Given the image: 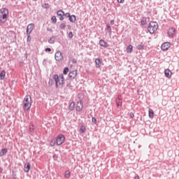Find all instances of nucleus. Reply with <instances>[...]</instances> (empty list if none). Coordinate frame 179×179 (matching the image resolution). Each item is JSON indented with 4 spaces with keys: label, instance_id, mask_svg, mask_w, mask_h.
I'll return each instance as SVG.
<instances>
[{
    "label": "nucleus",
    "instance_id": "3c124183",
    "mask_svg": "<svg viewBox=\"0 0 179 179\" xmlns=\"http://www.w3.org/2000/svg\"><path fill=\"white\" fill-rule=\"evenodd\" d=\"M108 33L109 36H111L113 31L112 30L108 31Z\"/></svg>",
    "mask_w": 179,
    "mask_h": 179
},
{
    "label": "nucleus",
    "instance_id": "603ef678",
    "mask_svg": "<svg viewBox=\"0 0 179 179\" xmlns=\"http://www.w3.org/2000/svg\"><path fill=\"white\" fill-rule=\"evenodd\" d=\"M2 171H3V169H2L1 167H0V174H2Z\"/></svg>",
    "mask_w": 179,
    "mask_h": 179
},
{
    "label": "nucleus",
    "instance_id": "20e7f679",
    "mask_svg": "<svg viewBox=\"0 0 179 179\" xmlns=\"http://www.w3.org/2000/svg\"><path fill=\"white\" fill-rule=\"evenodd\" d=\"M55 59L59 62L61 61H64V55H62V52H61V51L59 50H57L55 55Z\"/></svg>",
    "mask_w": 179,
    "mask_h": 179
},
{
    "label": "nucleus",
    "instance_id": "79ce46f5",
    "mask_svg": "<svg viewBox=\"0 0 179 179\" xmlns=\"http://www.w3.org/2000/svg\"><path fill=\"white\" fill-rule=\"evenodd\" d=\"M64 16H66V17H70V16H71V13H64Z\"/></svg>",
    "mask_w": 179,
    "mask_h": 179
},
{
    "label": "nucleus",
    "instance_id": "6e6552de",
    "mask_svg": "<svg viewBox=\"0 0 179 179\" xmlns=\"http://www.w3.org/2000/svg\"><path fill=\"white\" fill-rule=\"evenodd\" d=\"M53 79L55 82V86H56V89H58L59 87V85H58V83H59V76H58V74H55L53 76Z\"/></svg>",
    "mask_w": 179,
    "mask_h": 179
},
{
    "label": "nucleus",
    "instance_id": "4468645a",
    "mask_svg": "<svg viewBox=\"0 0 179 179\" xmlns=\"http://www.w3.org/2000/svg\"><path fill=\"white\" fill-rule=\"evenodd\" d=\"M95 66L96 68H100L101 66V59L100 58L95 59Z\"/></svg>",
    "mask_w": 179,
    "mask_h": 179
},
{
    "label": "nucleus",
    "instance_id": "7ed1b4c3",
    "mask_svg": "<svg viewBox=\"0 0 179 179\" xmlns=\"http://www.w3.org/2000/svg\"><path fill=\"white\" fill-rule=\"evenodd\" d=\"M55 139L56 145H57V146H59L60 145H62L64 142H65V136H64L63 134H59Z\"/></svg>",
    "mask_w": 179,
    "mask_h": 179
},
{
    "label": "nucleus",
    "instance_id": "ea45409f",
    "mask_svg": "<svg viewBox=\"0 0 179 179\" xmlns=\"http://www.w3.org/2000/svg\"><path fill=\"white\" fill-rule=\"evenodd\" d=\"M92 122L94 123L95 124H97V119H96V117H92Z\"/></svg>",
    "mask_w": 179,
    "mask_h": 179
},
{
    "label": "nucleus",
    "instance_id": "b1692460",
    "mask_svg": "<svg viewBox=\"0 0 179 179\" xmlns=\"http://www.w3.org/2000/svg\"><path fill=\"white\" fill-rule=\"evenodd\" d=\"M55 43V36H52L48 40V43L49 44H54Z\"/></svg>",
    "mask_w": 179,
    "mask_h": 179
},
{
    "label": "nucleus",
    "instance_id": "de8ad7c7",
    "mask_svg": "<svg viewBox=\"0 0 179 179\" xmlns=\"http://www.w3.org/2000/svg\"><path fill=\"white\" fill-rule=\"evenodd\" d=\"M47 31H51L52 32V29L50 28V27H48L47 28Z\"/></svg>",
    "mask_w": 179,
    "mask_h": 179
},
{
    "label": "nucleus",
    "instance_id": "9d476101",
    "mask_svg": "<svg viewBox=\"0 0 179 179\" xmlns=\"http://www.w3.org/2000/svg\"><path fill=\"white\" fill-rule=\"evenodd\" d=\"M176 31V29L174 28H170L168 30V35L170 38H173L174 37V32Z\"/></svg>",
    "mask_w": 179,
    "mask_h": 179
},
{
    "label": "nucleus",
    "instance_id": "a878e982",
    "mask_svg": "<svg viewBox=\"0 0 179 179\" xmlns=\"http://www.w3.org/2000/svg\"><path fill=\"white\" fill-rule=\"evenodd\" d=\"M29 131L31 134H34V124H31L29 128Z\"/></svg>",
    "mask_w": 179,
    "mask_h": 179
},
{
    "label": "nucleus",
    "instance_id": "423d86ee",
    "mask_svg": "<svg viewBox=\"0 0 179 179\" xmlns=\"http://www.w3.org/2000/svg\"><path fill=\"white\" fill-rule=\"evenodd\" d=\"M34 29V24L31 23L27 27V34H31V31Z\"/></svg>",
    "mask_w": 179,
    "mask_h": 179
},
{
    "label": "nucleus",
    "instance_id": "9b49d317",
    "mask_svg": "<svg viewBox=\"0 0 179 179\" xmlns=\"http://www.w3.org/2000/svg\"><path fill=\"white\" fill-rule=\"evenodd\" d=\"M59 84L62 86L65 85V78H64V74H60L59 76Z\"/></svg>",
    "mask_w": 179,
    "mask_h": 179
},
{
    "label": "nucleus",
    "instance_id": "2eb2a0df",
    "mask_svg": "<svg viewBox=\"0 0 179 179\" xmlns=\"http://www.w3.org/2000/svg\"><path fill=\"white\" fill-rule=\"evenodd\" d=\"M31 167V166L29 162L25 164L24 165V169H25V171H24L25 173H29V172L30 171Z\"/></svg>",
    "mask_w": 179,
    "mask_h": 179
},
{
    "label": "nucleus",
    "instance_id": "f03ea898",
    "mask_svg": "<svg viewBox=\"0 0 179 179\" xmlns=\"http://www.w3.org/2000/svg\"><path fill=\"white\" fill-rule=\"evenodd\" d=\"M159 28V24L157 22H152L149 24L148 27V30L150 34H154L155 31H157Z\"/></svg>",
    "mask_w": 179,
    "mask_h": 179
},
{
    "label": "nucleus",
    "instance_id": "39448f33",
    "mask_svg": "<svg viewBox=\"0 0 179 179\" xmlns=\"http://www.w3.org/2000/svg\"><path fill=\"white\" fill-rule=\"evenodd\" d=\"M171 46V43H170V42L164 43L161 46V50L162 51H167V50H169V48Z\"/></svg>",
    "mask_w": 179,
    "mask_h": 179
},
{
    "label": "nucleus",
    "instance_id": "7c9ffc66",
    "mask_svg": "<svg viewBox=\"0 0 179 179\" xmlns=\"http://www.w3.org/2000/svg\"><path fill=\"white\" fill-rule=\"evenodd\" d=\"M66 27V24L65 22H63L59 25V29H61V30H65Z\"/></svg>",
    "mask_w": 179,
    "mask_h": 179
},
{
    "label": "nucleus",
    "instance_id": "bb28decb",
    "mask_svg": "<svg viewBox=\"0 0 179 179\" xmlns=\"http://www.w3.org/2000/svg\"><path fill=\"white\" fill-rule=\"evenodd\" d=\"M64 178H71V171H66L65 174H64Z\"/></svg>",
    "mask_w": 179,
    "mask_h": 179
},
{
    "label": "nucleus",
    "instance_id": "2f4dec72",
    "mask_svg": "<svg viewBox=\"0 0 179 179\" xmlns=\"http://www.w3.org/2000/svg\"><path fill=\"white\" fill-rule=\"evenodd\" d=\"M55 143L57 144V139L56 138H52L50 141V146H55Z\"/></svg>",
    "mask_w": 179,
    "mask_h": 179
},
{
    "label": "nucleus",
    "instance_id": "09e8293b",
    "mask_svg": "<svg viewBox=\"0 0 179 179\" xmlns=\"http://www.w3.org/2000/svg\"><path fill=\"white\" fill-rule=\"evenodd\" d=\"M72 62H73V64H77L78 62L76 61V59H73Z\"/></svg>",
    "mask_w": 179,
    "mask_h": 179
},
{
    "label": "nucleus",
    "instance_id": "f8f14e48",
    "mask_svg": "<svg viewBox=\"0 0 179 179\" xmlns=\"http://www.w3.org/2000/svg\"><path fill=\"white\" fill-rule=\"evenodd\" d=\"M117 108L122 107V99L117 97L115 100Z\"/></svg>",
    "mask_w": 179,
    "mask_h": 179
},
{
    "label": "nucleus",
    "instance_id": "473e14b6",
    "mask_svg": "<svg viewBox=\"0 0 179 179\" xmlns=\"http://www.w3.org/2000/svg\"><path fill=\"white\" fill-rule=\"evenodd\" d=\"M68 72H69V68L65 67L63 70L64 75H67Z\"/></svg>",
    "mask_w": 179,
    "mask_h": 179
},
{
    "label": "nucleus",
    "instance_id": "58836bf2",
    "mask_svg": "<svg viewBox=\"0 0 179 179\" xmlns=\"http://www.w3.org/2000/svg\"><path fill=\"white\" fill-rule=\"evenodd\" d=\"M27 41L28 43H30L31 41V36H30V34H27Z\"/></svg>",
    "mask_w": 179,
    "mask_h": 179
},
{
    "label": "nucleus",
    "instance_id": "c03bdc74",
    "mask_svg": "<svg viewBox=\"0 0 179 179\" xmlns=\"http://www.w3.org/2000/svg\"><path fill=\"white\" fill-rule=\"evenodd\" d=\"M129 116L131 118H134V117H135V115L134 114V113H130Z\"/></svg>",
    "mask_w": 179,
    "mask_h": 179
},
{
    "label": "nucleus",
    "instance_id": "c756f323",
    "mask_svg": "<svg viewBox=\"0 0 179 179\" xmlns=\"http://www.w3.org/2000/svg\"><path fill=\"white\" fill-rule=\"evenodd\" d=\"M141 23L142 26H145L146 24V17H143L141 20Z\"/></svg>",
    "mask_w": 179,
    "mask_h": 179
},
{
    "label": "nucleus",
    "instance_id": "8fccbe9b",
    "mask_svg": "<svg viewBox=\"0 0 179 179\" xmlns=\"http://www.w3.org/2000/svg\"><path fill=\"white\" fill-rule=\"evenodd\" d=\"M115 22V21L114 20H110V24H114Z\"/></svg>",
    "mask_w": 179,
    "mask_h": 179
},
{
    "label": "nucleus",
    "instance_id": "5fc2aeb1",
    "mask_svg": "<svg viewBox=\"0 0 179 179\" xmlns=\"http://www.w3.org/2000/svg\"><path fill=\"white\" fill-rule=\"evenodd\" d=\"M59 20H64V16H60L59 17Z\"/></svg>",
    "mask_w": 179,
    "mask_h": 179
},
{
    "label": "nucleus",
    "instance_id": "4d7b16f0",
    "mask_svg": "<svg viewBox=\"0 0 179 179\" xmlns=\"http://www.w3.org/2000/svg\"><path fill=\"white\" fill-rule=\"evenodd\" d=\"M23 64H24L23 62H20V66H23Z\"/></svg>",
    "mask_w": 179,
    "mask_h": 179
},
{
    "label": "nucleus",
    "instance_id": "6e6d98bb",
    "mask_svg": "<svg viewBox=\"0 0 179 179\" xmlns=\"http://www.w3.org/2000/svg\"><path fill=\"white\" fill-rule=\"evenodd\" d=\"M134 179H140L139 176L137 175L136 176L134 177Z\"/></svg>",
    "mask_w": 179,
    "mask_h": 179
},
{
    "label": "nucleus",
    "instance_id": "864d4df0",
    "mask_svg": "<svg viewBox=\"0 0 179 179\" xmlns=\"http://www.w3.org/2000/svg\"><path fill=\"white\" fill-rule=\"evenodd\" d=\"M67 29H69V30H71V29H72V27H71V25H67Z\"/></svg>",
    "mask_w": 179,
    "mask_h": 179
},
{
    "label": "nucleus",
    "instance_id": "aec40b11",
    "mask_svg": "<svg viewBox=\"0 0 179 179\" xmlns=\"http://www.w3.org/2000/svg\"><path fill=\"white\" fill-rule=\"evenodd\" d=\"M6 153H8V149L2 148L0 151V157H2V156H5Z\"/></svg>",
    "mask_w": 179,
    "mask_h": 179
},
{
    "label": "nucleus",
    "instance_id": "f257e3e1",
    "mask_svg": "<svg viewBox=\"0 0 179 179\" xmlns=\"http://www.w3.org/2000/svg\"><path fill=\"white\" fill-rule=\"evenodd\" d=\"M9 15V10L5 8L0 9V22L1 23H5L8 20V16Z\"/></svg>",
    "mask_w": 179,
    "mask_h": 179
},
{
    "label": "nucleus",
    "instance_id": "72a5a7b5",
    "mask_svg": "<svg viewBox=\"0 0 179 179\" xmlns=\"http://www.w3.org/2000/svg\"><path fill=\"white\" fill-rule=\"evenodd\" d=\"M105 30L106 31H110L112 30L111 29V26L110 25V24H106V27Z\"/></svg>",
    "mask_w": 179,
    "mask_h": 179
},
{
    "label": "nucleus",
    "instance_id": "f704fd0d",
    "mask_svg": "<svg viewBox=\"0 0 179 179\" xmlns=\"http://www.w3.org/2000/svg\"><path fill=\"white\" fill-rule=\"evenodd\" d=\"M137 50H143L145 46L143 45H138L136 47Z\"/></svg>",
    "mask_w": 179,
    "mask_h": 179
},
{
    "label": "nucleus",
    "instance_id": "ddd939ff",
    "mask_svg": "<svg viewBox=\"0 0 179 179\" xmlns=\"http://www.w3.org/2000/svg\"><path fill=\"white\" fill-rule=\"evenodd\" d=\"M31 107V103H24L23 108L25 111H29Z\"/></svg>",
    "mask_w": 179,
    "mask_h": 179
},
{
    "label": "nucleus",
    "instance_id": "49530a36",
    "mask_svg": "<svg viewBox=\"0 0 179 179\" xmlns=\"http://www.w3.org/2000/svg\"><path fill=\"white\" fill-rule=\"evenodd\" d=\"M124 0H117L118 3H124Z\"/></svg>",
    "mask_w": 179,
    "mask_h": 179
},
{
    "label": "nucleus",
    "instance_id": "4c0bfd02",
    "mask_svg": "<svg viewBox=\"0 0 179 179\" xmlns=\"http://www.w3.org/2000/svg\"><path fill=\"white\" fill-rule=\"evenodd\" d=\"M51 20H52V23H57V17L52 16L51 17Z\"/></svg>",
    "mask_w": 179,
    "mask_h": 179
},
{
    "label": "nucleus",
    "instance_id": "052dcab7",
    "mask_svg": "<svg viewBox=\"0 0 179 179\" xmlns=\"http://www.w3.org/2000/svg\"><path fill=\"white\" fill-rule=\"evenodd\" d=\"M0 129H1V123H0Z\"/></svg>",
    "mask_w": 179,
    "mask_h": 179
},
{
    "label": "nucleus",
    "instance_id": "393cba45",
    "mask_svg": "<svg viewBox=\"0 0 179 179\" xmlns=\"http://www.w3.org/2000/svg\"><path fill=\"white\" fill-rule=\"evenodd\" d=\"M57 16H64L65 15V12H64L62 10H59L57 11Z\"/></svg>",
    "mask_w": 179,
    "mask_h": 179
},
{
    "label": "nucleus",
    "instance_id": "f3484780",
    "mask_svg": "<svg viewBox=\"0 0 179 179\" xmlns=\"http://www.w3.org/2000/svg\"><path fill=\"white\" fill-rule=\"evenodd\" d=\"M99 45H101V47H103V48H107V42L103 39H101L99 41Z\"/></svg>",
    "mask_w": 179,
    "mask_h": 179
},
{
    "label": "nucleus",
    "instance_id": "a211bd4d",
    "mask_svg": "<svg viewBox=\"0 0 179 179\" xmlns=\"http://www.w3.org/2000/svg\"><path fill=\"white\" fill-rule=\"evenodd\" d=\"M69 20H70L71 23H75V22H76V15H70V17H69Z\"/></svg>",
    "mask_w": 179,
    "mask_h": 179
},
{
    "label": "nucleus",
    "instance_id": "dca6fc26",
    "mask_svg": "<svg viewBox=\"0 0 179 179\" xmlns=\"http://www.w3.org/2000/svg\"><path fill=\"white\" fill-rule=\"evenodd\" d=\"M171 71H170V69H166L164 71V75L166 76V78H171Z\"/></svg>",
    "mask_w": 179,
    "mask_h": 179
},
{
    "label": "nucleus",
    "instance_id": "a18cd8bd",
    "mask_svg": "<svg viewBox=\"0 0 179 179\" xmlns=\"http://www.w3.org/2000/svg\"><path fill=\"white\" fill-rule=\"evenodd\" d=\"M66 87H69V89H71V87H72V85H71V83H69L66 85Z\"/></svg>",
    "mask_w": 179,
    "mask_h": 179
},
{
    "label": "nucleus",
    "instance_id": "a19ab883",
    "mask_svg": "<svg viewBox=\"0 0 179 179\" xmlns=\"http://www.w3.org/2000/svg\"><path fill=\"white\" fill-rule=\"evenodd\" d=\"M69 38H72L73 37V33L72 31H70L68 35Z\"/></svg>",
    "mask_w": 179,
    "mask_h": 179
},
{
    "label": "nucleus",
    "instance_id": "c85d7f7f",
    "mask_svg": "<svg viewBox=\"0 0 179 179\" xmlns=\"http://www.w3.org/2000/svg\"><path fill=\"white\" fill-rule=\"evenodd\" d=\"M133 48L134 47L132 46V45H129L127 48V52H132Z\"/></svg>",
    "mask_w": 179,
    "mask_h": 179
},
{
    "label": "nucleus",
    "instance_id": "37998d69",
    "mask_svg": "<svg viewBox=\"0 0 179 179\" xmlns=\"http://www.w3.org/2000/svg\"><path fill=\"white\" fill-rule=\"evenodd\" d=\"M45 52H51V49L50 48H46L45 49Z\"/></svg>",
    "mask_w": 179,
    "mask_h": 179
},
{
    "label": "nucleus",
    "instance_id": "13d9d810",
    "mask_svg": "<svg viewBox=\"0 0 179 179\" xmlns=\"http://www.w3.org/2000/svg\"><path fill=\"white\" fill-rule=\"evenodd\" d=\"M14 176L13 177V179H16V175H13Z\"/></svg>",
    "mask_w": 179,
    "mask_h": 179
},
{
    "label": "nucleus",
    "instance_id": "bf43d9fd",
    "mask_svg": "<svg viewBox=\"0 0 179 179\" xmlns=\"http://www.w3.org/2000/svg\"><path fill=\"white\" fill-rule=\"evenodd\" d=\"M55 155H53V159H55Z\"/></svg>",
    "mask_w": 179,
    "mask_h": 179
},
{
    "label": "nucleus",
    "instance_id": "c9c22d12",
    "mask_svg": "<svg viewBox=\"0 0 179 179\" xmlns=\"http://www.w3.org/2000/svg\"><path fill=\"white\" fill-rule=\"evenodd\" d=\"M42 6L44 9H48V8H50V4L45 3Z\"/></svg>",
    "mask_w": 179,
    "mask_h": 179
},
{
    "label": "nucleus",
    "instance_id": "1a4fd4ad",
    "mask_svg": "<svg viewBox=\"0 0 179 179\" xmlns=\"http://www.w3.org/2000/svg\"><path fill=\"white\" fill-rule=\"evenodd\" d=\"M82 110H83V102H82V101H80V102L77 103V106H76V111H82Z\"/></svg>",
    "mask_w": 179,
    "mask_h": 179
},
{
    "label": "nucleus",
    "instance_id": "e433bc0d",
    "mask_svg": "<svg viewBox=\"0 0 179 179\" xmlns=\"http://www.w3.org/2000/svg\"><path fill=\"white\" fill-rule=\"evenodd\" d=\"M48 85H49V86H52V85H54V80L50 78L49 82H48Z\"/></svg>",
    "mask_w": 179,
    "mask_h": 179
},
{
    "label": "nucleus",
    "instance_id": "4be33fe9",
    "mask_svg": "<svg viewBox=\"0 0 179 179\" xmlns=\"http://www.w3.org/2000/svg\"><path fill=\"white\" fill-rule=\"evenodd\" d=\"M75 108V102H71L69 106V110H70V111H73Z\"/></svg>",
    "mask_w": 179,
    "mask_h": 179
},
{
    "label": "nucleus",
    "instance_id": "5701e85b",
    "mask_svg": "<svg viewBox=\"0 0 179 179\" xmlns=\"http://www.w3.org/2000/svg\"><path fill=\"white\" fill-rule=\"evenodd\" d=\"M148 116L150 118H153V117H155V113L153 112V110L152 109H149Z\"/></svg>",
    "mask_w": 179,
    "mask_h": 179
},
{
    "label": "nucleus",
    "instance_id": "6ab92c4d",
    "mask_svg": "<svg viewBox=\"0 0 179 179\" xmlns=\"http://www.w3.org/2000/svg\"><path fill=\"white\" fill-rule=\"evenodd\" d=\"M24 103H31V96L27 95L24 99Z\"/></svg>",
    "mask_w": 179,
    "mask_h": 179
},
{
    "label": "nucleus",
    "instance_id": "412c9836",
    "mask_svg": "<svg viewBox=\"0 0 179 179\" xmlns=\"http://www.w3.org/2000/svg\"><path fill=\"white\" fill-rule=\"evenodd\" d=\"M6 75V72H5V70H3L0 73V80H3V79H5Z\"/></svg>",
    "mask_w": 179,
    "mask_h": 179
},
{
    "label": "nucleus",
    "instance_id": "0eeeda50",
    "mask_svg": "<svg viewBox=\"0 0 179 179\" xmlns=\"http://www.w3.org/2000/svg\"><path fill=\"white\" fill-rule=\"evenodd\" d=\"M76 75H78L77 70L70 71V73L69 74V78H70V79H75V78H76Z\"/></svg>",
    "mask_w": 179,
    "mask_h": 179
},
{
    "label": "nucleus",
    "instance_id": "cd10ccee",
    "mask_svg": "<svg viewBox=\"0 0 179 179\" xmlns=\"http://www.w3.org/2000/svg\"><path fill=\"white\" fill-rule=\"evenodd\" d=\"M80 134H85V132H86V127L82 125L80 128Z\"/></svg>",
    "mask_w": 179,
    "mask_h": 179
}]
</instances>
